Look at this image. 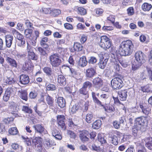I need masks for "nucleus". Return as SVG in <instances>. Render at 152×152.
Segmentation results:
<instances>
[{
    "instance_id": "obj_1",
    "label": "nucleus",
    "mask_w": 152,
    "mask_h": 152,
    "mask_svg": "<svg viewBox=\"0 0 152 152\" xmlns=\"http://www.w3.org/2000/svg\"><path fill=\"white\" fill-rule=\"evenodd\" d=\"M133 47L134 45L131 40L122 42L120 45L119 49L120 55L124 56H129L132 53Z\"/></svg>"
},
{
    "instance_id": "obj_2",
    "label": "nucleus",
    "mask_w": 152,
    "mask_h": 152,
    "mask_svg": "<svg viewBox=\"0 0 152 152\" xmlns=\"http://www.w3.org/2000/svg\"><path fill=\"white\" fill-rule=\"evenodd\" d=\"M145 58V56L142 52H137L135 54V60L132 63V70L135 71L138 69L144 63Z\"/></svg>"
},
{
    "instance_id": "obj_3",
    "label": "nucleus",
    "mask_w": 152,
    "mask_h": 152,
    "mask_svg": "<svg viewBox=\"0 0 152 152\" xmlns=\"http://www.w3.org/2000/svg\"><path fill=\"white\" fill-rule=\"evenodd\" d=\"M50 64L53 67L59 66L62 64V61L59 55L57 53L51 55L49 57Z\"/></svg>"
},
{
    "instance_id": "obj_4",
    "label": "nucleus",
    "mask_w": 152,
    "mask_h": 152,
    "mask_svg": "<svg viewBox=\"0 0 152 152\" xmlns=\"http://www.w3.org/2000/svg\"><path fill=\"white\" fill-rule=\"evenodd\" d=\"M122 78L121 76L116 77L113 79L111 81V86L114 89H119L123 86Z\"/></svg>"
},
{
    "instance_id": "obj_5",
    "label": "nucleus",
    "mask_w": 152,
    "mask_h": 152,
    "mask_svg": "<svg viewBox=\"0 0 152 152\" xmlns=\"http://www.w3.org/2000/svg\"><path fill=\"white\" fill-rule=\"evenodd\" d=\"M100 46L105 50L109 48L111 46V43L110 39L106 36L101 37Z\"/></svg>"
},
{
    "instance_id": "obj_6",
    "label": "nucleus",
    "mask_w": 152,
    "mask_h": 152,
    "mask_svg": "<svg viewBox=\"0 0 152 152\" xmlns=\"http://www.w3.org/2000/svg\"><path fill=\"white\" fill-rule=\"evenodd\" d=\"M12 33L13 34L17 35L16 38L18 40L17 42L18 45L23 47L25 43V41L23 35L15 29L12 31Z\"/></svg>"
},
{
    "instance_id": "obj_7",
    "label": "nucleus",
    "mask_w": 152,
    "mask_h": 152,
    "mask_svg": "<svg viewBox=\"0 0 152 152\" xmlns=\"http://www.w3.org/2000/svg\"><path fill=\"white\" fill-rule=\"evenodd\" d=\"M65 120V118L63 115H58L57 116V122L58 124V126L63 130H64L66 129Z\"/></svg>"
},
{
    "instance_id": "obj_8",
    "label": "nucleus",
    "mask_w": 152,
    "mask_h": 152,
    "mask_svg": "<svg viewBox=\"0 0 152 152\" xmlns=\"http://www.w3.org/2000/svg\"><path fill=\"white\" fill-rule=\"evenodd\" d=\"M96 74V68L91 67L87 69L85 72L86 77L87 78H92Z\"/></svg>"
},
{
    "instance_id": "obj_9",
    "label": "nucleus",
    "mask_w": 152,
    "mask_h": 152,
    "mask_svg": "<svg viewBox=\"0 0 152 152\" xmlns=\"http://www.w3.org/2000/svg\"><path fill=\"white\" fill-rule=\"evenodd\" d=\"M13 90L11 88H7L3 96V99L4 101L7 102L9 99L11 95L13 94Z\"/></svg>"
},
{
    "instance_id": "obj_10",
    "label": "nucleus",
    "mask_w": 152,
    "mask_h": 152,
    "mask_svg": "<svg viewBox=\"0 0 152 152\" xmlns=\"http://www.w3.org/2000/svg\"><path fill=\"white\" fill-rule=\"evenodd\" d=\"M129 91V90L125 89L121 90L118 91V93L120 100L124 101L126 100L127 96V93Z\"/></svg>"
},
{
    "instance_id": "obj_11",
    "label": "nucleus",
    "mask_w": 152,
    "mask_h": 152,
    "mask_svg": "<svg viewBox=\"0 0 152 152\" xmlns=\"http://www.w3.org/2000/svg\"><path fill=\"white\" fill-rule=\"evenodd\" d=\"M89 136V133L88 131H83L80 133L79 137L80 139L83 142L88 141L89 138L88 137Z\"/></svg>"
},
{
    "instance_id": "obj_12",
    "label": "nucleus",
    "mask_w": 152,
    "mask_h": 152,
    "mask_svg": "<svg viewBox=\"0 0 152 152\" xmlns=\"http://www.w3.org/2000/svg\"><path fill=\"white\" fill-rule=\"evenodd\" d=\"M29 82V76L26 75L22 74L20 76V82L21 84L26 85Z\"/></svg>"
},
{
    "instance_id": "obj_13",
    "label": "nucleus",
    "mask_w": 152,
    "mask_h": 152,
    "mask_svg": "<svg viewBox=\"0 0 152 152\" xmlns=\"http://www.w3.org/2000/svg\"><path fill=\"white\" fill-rule=\"evenodd\" d=\"M6 46L8 48L11 47L12 43L13 37L12 35L7 34L5 36Z\"/></svg>"
},
{
    "instance_id": "obj_14",
    "label": "nucleus",
    "mask_w": 152,
    "mask_h": 152,
    "mask_svg": "<svg viewBox=\"0 0 152 152\" xmlns=\"http://www.w3.org/2000/svg\"><path fill=\"white\" fill-rule=\"evenodd\" d=\"M136 123L138 125H143L148 124L147 118L145 117H140L136 119Z\"/></svg>"
},
{
    "instance_id": "obj_15",
    "label": "nucleus",
    "mask_w": 152,
    "mask_h": 152,
    "mask_svg": "<svg viewBox=\"0 0 152 152\" xmlns=\"http://www.w3.org/2000/svg\"><path fill=\"white\" fill-rule=\"evenodd\" d=\"M140 107L142 109V112L146 115H148L151 112V108L148 107L145 104L140 103Z\"/></svg>"
},
{
    "instance_id": "obj_16",
    "label": "nucleus",
    "mask_w": 152,
    "mask_h": 152,
    "mask_svg": "<svg viewBox=\"0 0 152 152\" xmlns=\"http://www.w3.org/2000/svg\"><path fill=\"white\" fill-rule=\"evenodd\" d=\"M92 83L94 86L97 88H99L102 85V80L99 77L95 78L92 81Z\"/></svg>"
},
{
    "instance_id": "obj_17",
    "label": "nucleus",
    "mask_w": 152,
    "mask_h": 152,
    "mask_svg": "<svg viewBox=\"0 0 152 152\" xmlns=\"http://www.w3.org/2000/svg\"><path fill=\"white\" fill-rule=\"evenodd\" d=\"M33 127L35 129L36 133L42 134V133H45V129L44 127L41 125L37 124L33 126Z\"/></svg>"
},
{
    "instance_id": "obj_18",
    "label": "nucleus",
    "mask_w": 152,
    "mask_h": 152,
    "mask_svg": "<svg viewBox=\"0 0 152 152\" xmlns=\"http://www.w3.org/2000/svg\"><path fill=\"white\" fill-rule=\"evenodd\" d=\"M58 82L61 86H64L66 84V79L65 77L62 75H58Z\"/></svg>"
},
{
    "instance_id": "obj_19",
    "label": "nucleus",
    "mask_w": 152,
    "mask_h": 152,
    "mask_svg": "<svg viewBox=\"0 0 152 152\" xmlns=\"http://www.w3.org/2000/svg\"><path fill=\"white\" fill-rule=\"evenodd\" d=\"M88 62L86 57L83 56L80 58L78 65L81 67H84L87 65Z\"/></svg>"
},
{
    "instance_id": "obj_20",
    "label": "nucleus",
    "mask_w": 152,
    "mask_h": 152,
    "mask_svg": "<svg viewBox=\"0 0 152 152\" xmlns=\"http://www.w3.org/2000/svg\"><path fill=\"white\" fill-rule=\"evenodd\" d=\"M16 82V77L13 74L10 77H7L5 80L6 83L9 85H12L15 83Z\"/></svg>"
},
{
    "instance_id": "obj_21",
    "label": "nucleus",
    "mask_w": 152,
    "mask_h": 152,
    "mask_svg": "<svg viewBox=\"0 0 152 152\" xmlns=\"http://www.w3.org/2000/svg\"><path fill=\"white\" fill-rule=\"evenodd\" d=\"M57 103L58 106L61 108H64L66 105L65 100L62 97H59L57 98Z\"/></svg>"
},
{
    "instance_id": "obj_22",
    "label": "nucleus",
    "mask_w": 152,
    "mask_h": 152,
    "mask_svg": "<svg viewBox=\"0 0 152 152\" xmlns=\"http://www.w3.org/2000/svg\"><path fill=\"white\" fill-rule=\"evenodd\" d=\"M152 5L148 3H144L141 6L142 9L144 12H148L152 8Z\"/></svg>"
},
{
    "instance_id": "obj_23",
    "label": "nucleus",
    "mask_w": 152,
    "mask_h": 152,
    "mask_svg": "<svg viewBox=\"0 0 152 152\" xmlns=\"http://www.w3.org/2000/svg\"><path fill=\"white\" fill-rule=\"evenodd\" d=\"M92 96L94 102L97 104L102 107L103 108L105 109V110H107L106 108L105 107L104 105L102 104L101 102L95 96V93L94 92H92Z\"/></svg>"
},
{
    "instance_id": "obj_24",
    "label": "nucleus",
    "mask_w": 152,
    "mask_h": 152,
    "mask_svg": "<svg viewBox=\"0 0 152 152\" xmlns=\"http://www.w3.org/2000/svg\"><path fill=\"white\" fill-rule=\"evenodd\" d=\"M9 106L12 112H16L19 110L18 107L17 106V104L13 102L12 101L9 102Z\"/></svg>"
},
{
    "instance_id": "obj_25",
    "label": "nucleus",
    "mask_w": 152,
    "mask_h": 152,
    "mask_svg": "<svg viewBox=\"0 0 152 152\" xmlns=\"http://www.w3.org/2000/svg\"><path fill=\"white\" fill-rule=\"evenodd\" d=\"M6 60L11 66L15 68L17 67L16 61L14 59L10 57H7Z\"/></svg>"
},
{
    "instance_id": "obj_26",
    "label": "nucleus",
    "mask_w": 152,
    "mask_h": 152,
    "mask_svg": "<svg viewBox=\"0 0 152 152\" xmlns=\"http://www.w3.org/2000/svg\"><path fill=\"white\" fill-rule=\"evenodd\" d=\"M19 95L20 98L22 99L27 101L28 100V97L26 91L24 90H21L19 91Z\"/></svg>"
},
{
    "instance_id": "obj_27",
    "label": "nucleus",
    "mask_w": 152,
    "mask_h": 152,
    "mask_svg": "<svg viewBox=\"0 0 152 152\" xmlns=\"http://www.w3.org/2000/svg\"><path fill=\"white\" fill-rule=\"evenodd\" d=\"M42 138L40 137H35L32 140V143L35 146L37 147L41 146L42 144Z\"/></svg>"
},
{
    "instance_id": "obj_28",
    "label": "nucleus",
    "mask_w": 152,
    "mask_h": 152,
    "mask_svg": "<svg viewBox=\"0 0 152 152\" xmlns=\"http://www.w3.org/2000/svg\"><path fill=\"white\" fill-rule=\"evenodd\" d=\"M32 32V30L30 28H28L25 29L24 32L25 37L27 38L31 39Z\"/></svg>"
},
{
    "instance_id": "obj_29",
    "label": "nucleus",
    "mask_w": 152,
    "mask_h": 152,
    "mask_svg": "<svg viewBox=\"0 0 152 152\" xmlns=\"http://www.w3.org/2000/svg\"><path fill=\"white\" fill-rule=\"evenodd\" d=\"M44 72L48 76H51L52 73V68L48 66H45L43 69Z\"/></svg>"
},
{
    "instance_id": "obj_30",
    "label": "nucleus",
    "mask_w": 152,
    "mask_h": 152,
    "mask_svg": "<svg viewBox=\"0 0 152 152\" xmlns=\"http://www.w3.org/2000/svg\"><path fill=\"white\" fill-rule=\"evenodd\" d=\"M107 62V61L106 60H102L100 58L98 64L99 67L101 69H104L106 66Z\"/></svg>"
},
{
    "instance_id": "obj_31",
    "label": "nucleus",
    "mask_w": 152,
    "mask_h": 152,
    "mask_svg": "<svg viewBox=\"0 0 152 152\" xmlns=\"http://www.w3.org/2000/svg\"><path fill=\"white\" fill-rule=\"evenodd\" d=\"M37 49L41 56L46 57L47 56L48 53L47 52V50L41 47H38Z\"/></svg>"
},
{
    "instance_id": "obj_32",
    "label": "nucleus",
    "mask_w": 152,
    "mask_h": 152,
    "mask_svg": "<svg viewBox=\"0 0 152 152\" xmlns=\"http://www.w3.org/2000/svg\"><path fill=\"white\" fill-rule=\"evenodd\" d=\"M102 122L101 120H98L94 122L92 124V128L95 129H98L101 126Z\"/></svg>"
},
{
    "instance_id": "obj_33",
    "label": "nucleus",
    "mask_w": 152,
    "mask_h": 152,
    "mask_svg": "<svg viewBox=\"0 0 152 152\" xmlns=\"http://www.w3.org/2000/svg\"><path fill=\"white\" fill-rule=\"evenodd\" d=\"M73 48L75 50L77 51H81L83 49L82 45L78 42H76L75 43Z\"/></svg>"
},
{
    "instance_id": "obj_34",
    "label": "nucleus",
    "mask_w": 152,
    "mask_h": 152,
    "mask_svg": "<svg viewBox=\"0 0 152 152\" xmlns=\"http://www.w3.org/2000/svg\"><path fill=\"white\" fill-rule=\"evenodd\" d=\"M93 116L92 113H89L86 115V120L88 123H90L93 121Z\"/></svg>"
},
{
    "instance_id": "obj_35",
    "label": "nucleus",
    "mask_w": 152,
    "mask_h": 152,
    "mask_svg": "<svg viewBox=\"0 0 152 152\" xmlns=\"http://www.w3.org/2000/svg\"><path fill=\"white\" fill-rule=\"evenodd\" d=\"M77 10L78 13L81 15H85L86 14V10L83 7H78Z\"/></svg>"
},
{
    "instance_id": "obj_36",
    "label": "nucleus",
    "mask_w": 152,
    "mask_h": 152,
    "mask_svg": "<svg viewBox=\"0 0 152 152\" xmlns=\"http://www.w3.org/2000/svg\"><path fill=\"white\" fill-rule=\"evenodd\" d=\"M9 133L12 135H15L18 133V131L16 127H12L9 130Z\"/></svg>"
},
{
    "instance_id": "obj_37",
    "label": "nucleus",
    "mask_w": 152,
    "mask_h": 152,
    "mask_svg": "<svg viewBox=\"0 0 152 152\" xmlns=\"http://www.w3.org/2000/svg\"><path fill=\"white\" fill-rule=\"evenodd\" d=\"M54 142L50 140H47L45 142V146L47 149L53 146Z\"/></svg>"
},
{
    "instance_id": "obj_38",
    "label": "nucleus",
    "mask_w": 152,
    "mask_h": 152,
    "mask_svg": "<svg viewBox=\"0 0 152 152\" xmlns=\"http://www.w3.org/2000/svg\"><path fill=\"white\" fill-rule=\"evenodd\" d=\"M47 102L48 104L50 106H52L54 102L53 99L48 95L47 96L46 99Z\"/></svg>"
},
{
    "instance_id": "obj_39",
    "label": "nucleus",
    "mask_w": 152,
    "mask_h": 152,
    "mask_svg": "<svg viewBox=\"0 0 152 152\" xmlns=\"http://www.w3.org/2000/svg\"><path fill=\"white\" fill-rule=\"evenodd\" d=\"M28 57L29 59L36 60L38 59V56L33 52L28 54Z\"/></svg>"
},
{
    "instance_id": "obj_40",
    "label": "nucleus",
    "mask_w": 152,
    "mask_h": 152,
    "mask_svg": "<svg viewBox=\"0 0 152 152\" xmlns=\"http://www.w3.org/2000/svg\"><path fill=\"white\" fill-rule=\"evenodd\" d=\"M98 140L100 142L101 144L105 143L106 142V140L104 139L103 135L101 134H99L98 136Z\"/></svg>"
},
{
    "instance_id": "obj_41",
    "label": "nucleus",
    "mask_w": 152,
    "mask_h": 152,
    "mask_svg": "<svg viewBox=\"0 0 152 152\" xmlns=\"http://www.w3.org/2000/svg\"><path fill=\"white\" fill-rule=\"evenodd\" d=\"M56 89L55 85L49 84L46 86V89L48 91H54Z\"/></svg>"
},
{
    "instance_id": "obj_42",
    "label": "nucleus",
    "mask_w": 152,
    "mask_h": 152,
    "mask_svg": "<svg viewBox=\"0 0 152 152\" xmlns=\"http://www.w3.org/2000/svg\"><path fill=\"white\" fill-rule=\"evenodd\" d=\"M61 13V11L59 10L54 9L52 10H51V14L54 17L58 15Z\"/></svg>"
},
{
    "instance_id": "obj_43",
    "label": "nucleus",
    "mask_w": 152,
    "mask_h": 152,
    "mask_svg": "<svg viewBox=\"0 0 152 152\" xmlns=\"http://www.w3.org/2000/svg\"><path fill=\"white\" fill-rule=\"evenodd\" d=\"M79 93L84 95H86L87 97L88 96V91L87 89L83 87L80 88L79 91Z\"/></svg>"
},
{
    "instance_id": "obj_44",
    "label": "nucleus",
    "mask_w": 152,
    "mask_h": 152,
    "mask_svg": "<svg viewBox=\"0 0 152 152\" xmlns=\"http://www.w3.org/2000/svg\"><path fill=\"white\" fill-rule=\"evenodd\" d=\"M112 139L111 143L115 145H117L118 143V140L115 135H113L111 137Z\"/></svg>"
},
{
    "instance_id": "obj_45",
    "label": "nucleus",
    "mask_w": 152,
    "mask_h": 152,
    "mask_svg": "<svg viewBox=\"0 0 152 152\" xmlns=\"http://www.w3.org/2000/svg\"><path fill=\"white\" fill-rule=\"evenodd\" d=\"M34 33L35 36L32 37V38L34 40V42H32V45L34 46H35L36 43V42L34 40H36L37 38L39 37V32L38 31H34Z\"/></svg>"
},
{
    "instance_id": "obj_46",
    "label": "nucleus",
    "mask_w": 152,
    "mask_h": 152,
    "mask_svg": "<svg viewBox=\"0 0 152 152\" xmlns=\"http://www.w3.org/2000/svg\"><path fill=\"white\" fill-rule=\"evenodd\" d=\"M91 83L89 81H87L84 82L83 84V87L87 89V88H90L92 87Z\"/></svg>"
},
{
    "instance_id": "obj_47",
    "label": "nucleus",
    "mask_w": 152,
    "mask_h": 152,
    "mask_svg": "<svg viewBox=\"0 0 152 152\" xmlns=\"http://www.w3.org/2000/svg\"><path fill=\"white\" fill-rule=\"evenodd\" d=\"M22 110L26 113H31L32 112L31 109L29 108L28 107L25 106H23Z\"/></svg>"
},
{
    "instance_id": "obj_48",
    "label": "nucleus",
    "mask_w": 152,
    "mask_h": 152,
    "mask_svg": "<svg viewBox=\"0 0 152 152\" xmlns=\"http://www.w3.org/2000/svg\"><path fill=\"white\" fill-rule=\"evenodd\" d=\"M79 108V106L76 104L73 105L70 109V112L72 113H74L76 112Z\"/></svg>"
},
{
    "instance_id": "obj_49",
    "label": "nucleus",
    "mask_w": 152,
    "mask_h": 152,
    "mask_svg": "<svg viewBox=\"0 0 152 152\" xmlns=\"http://www.w3.org/2000/svg\"><path fill=\"white\" fill-rule=\"evenodd\" d=\"M96 58L94 56H91L89 58L88 63L90 64H94L96 62Z\"/></svg>"
},
{
    "instance_id": "obj_50",
    "label": "nucleus",
    "mask_w": 152,
    "mask_h": 152,
    "mask_svg": "<svg viewBox=\"0 0 152 152\" xmlns=\"http://www.w3.org/2000/svg\"><path fill=\"white\" fill-rule=\"evenodd\" d=\"M143 140L145 142V145L152 143V137H148L145 138Z\"/></svg>"
},
{
    "instance_id": "obj_51",
    "label": "nucleus",
    "mask_w": 152,
    "mask_h": 152,
    "mask_svg": "<svg viewBox=\"0 0 152 152\" xmlns=\"http://www.w3.org/2000/svg\"><path fill=\"white\" fill-rule=\"evenodd\" d=\"M127 13L129 15H132L134 13V9L132 7H130L127 10Z\"/></svg>"
},
{
    "instance_id": "obj_52",
    "label": "nucleus",
    "mask_w": 152,
    "mask_h": 152,
    "mask_svg": "<svg viewBox=\"0 0 152 152\" xmlns=\"http://www.w3.org/2000/svg\"><path fill=\"white\" fill-rule=\"evenodd\" d=\"M132 130V134L134 135V137L136 136L139 131V128L137 127H135L133 128Z\"/></svg>"
},
{
    "instance_id": "obj_53",
    "label": "nucleus",
    "mask_w": 152,
    "mask_h": 152,
    "mask_svg": "<svg viewBox=\"0 0 152 152\" xmlns=\"http://www.w3.org/2000/svg\"><path fill=\"white\" fill-rule=\"evenodd\" d=\"M68 134L69 135L70 138H71L75 139L77 136L75 133L70 130L68 131Z\"/></svg>"
},
{
    "instance_id": "obj_54",
    "label": "nucleus",
    "mask_w": 152,
    "mask_h": 152,
    "mask_svg": "<svg viewBox=\"0 0 152 152\" xmlns=\"http://www.w3.org/2000/svg\"><path fill=\"white\" fill-rule=\"evenodd\" d=\"M25 24L26 27L28 28H31L33 26V24L28 20H25Z\"/></svg>"
},
{
    "instance_id": "obj_55",
    "label": "nucleus",
    "mask_w": 152,
    "mask_h": 152,
    "mask_svg": "<svg viewBox=\"0 0 152 152\" xmlns=\"http://www.w3.org/2000/svg\"><path fill=\"white\" fill-rule=\"evenodd\" d=\"M17 28L18 29L22 31H24V29L23 24L20 23H18L17 24Z\"/></svg>"
},
{
    "instance_id": "obj_56",
    "label": "nucleus",
    "mask_w": 152,
    "mask_h": 152,
    "mask_svg": "<svg viewBox=\"0 0 152 152\" xmlns=\"http://www.w3.org/2000/svg\"><path fill=\"white\" fill-rule=\"evenodd\" d=\"M109 58V55L107 53H104L102 55V57L101 59L102 60H106L108 61V60Z\"/></svg>"
},
{
    "instance_id": "obj_57",
    "label": "nucleus",
    "mask_w": 152,
    "mask_h": 152,
    "mask_svg": "<svg viewBox=\"0 0 152 152\" xmlns=\"http://www.w3.org/2000/svg\"><path fill=\"white\" fill-rule=\"evenodd\" d=\"M64 27L67 29L72 30L73 29V27L72 25L69 23H66L64 24Z\"/></svg>"
},
{
    "instance_id": "obj_58",
    "label": "nucleus",
    "mask_w": 152,
    "mask_h": 152,
    "mask_svg": "<svg viewBox=\"0 0 152 152\" xmlns=\"http://www.w3.org/2000/svg\"><path fill=\"white\" fill-rule=\"evenodd\" d=\"M113 125L114 127L116 129H118L120 127V124L119 123H118L116 121H115L113 122Z\"/></svg>"
},
{
    "instance_id": "obj_59",
    "label": "nucleus",
    "mask_w": 152,
    "mask_h": 152,
    "mask_svg": "<svg viewBox=\"0 0 152 152\" xmlns=\"http://www.w3.org/2000/svg\"><path fill=\"white\" fill-rule=\"evenodd\" d=\"M108 20L110 21L112 23H114L115 22V18L114 16L110 15L107 18Z\"/></svg>"
},
{
    "instance_id": "obj_60",
    "label": "nucleus",
    "mask_w": 152,
    "mask_h": 152,
    "mask_svg": "<svg viewBox=\"0 0 152 152\" xmlns=\"http://www.w3.org/2000/svg\"><path fill=\"white\" fill-rule=\"evenodd\" d=\"M87 38V37L86 35L84 34L82 35L80 39L81 43H84L86 41Z\"/></svg>"
},
{
    "instance_id": "obj_61",
    "label": "nucleus",
    "mask_w": 152,
    "mask_h": 152,
    "mask_svg": "<svg viewBox=\"0 0 152 152\" xmlns=\"http://www.w3.org/2000/svg\"><path fill=\"white\" fill-rule=\"evenodd\" d=\"M77 26L78 29L80 30H83L86 27L84 25L82 24V23H78L77 24Z\"/></svg>"
},
{
    "instance_id": "obj_62",
    "label": "nucleus",
    "mask_w": 152,
    "mask_h": 152,
    "mask_svg": "<svg viewBox=\"0 0 152 152\" xmlns=\"http://www.w3.org/2000/svg\"><path fill=\"white\" fill-rule=\"evenodd\" d=\"M37 95L36 93L32 91L29 94V97L31 99H34L37 96Z\"/></svg>"
},
{
    "instance_id": "obj_63",
    "label": "nucleus",
    "mask_w": 152,
    "mask_h": 152,
    "mask_svg": "<svg viewBox=\"0 0 152 152\" xmlns=\"http://www.w3.org/2000/svg\"><path fill=\"white\" fill-rule=\"evenodd\" d=\"M147 76L146 73L145 72H142L140 75V78L141 80H144L146 78Z\"/></svg>"
},
{
    "instance_id": "obj_64",
    "label": "nucleus",
    "mask_w": 152,
    "mask_h": 152,
    "mask_svg": "<svg viewBox=\"0 0 152 152\" xmlns=\"http://www.w3.org/2000/svg\"><path fill=\"white\" fill-rule=\"evenodd\" d=\"M48 41V38L46 37L43 38L40 41V44L43 45L46 43Z\"/></svg>"
}]
</instances>
